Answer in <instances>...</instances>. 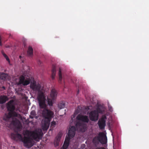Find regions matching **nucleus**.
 Returning a JSON list of instances; mask_svg holds the SVG:
<instances>
[{
    "instance_id": "nucleus-19",
    "label": "nucleus",
    "mask_w": 149,
    "mask_h": 149,
    "mask_svg": "<svg viewBox=\"0 0 149 149\" xmlns=\"http://www.w3.org/2000/svg\"><path fill=\"white\" fill-rule=\"evenodd\" d=\"M33 49L31 46L29 47L27 51V55L29 57H32L33 55Z\"/></svg>"
},
{
    "instance_id": "nucleus-31",
    "label": "nucleus",
    "mask_w": 149,
    "mask_h": 149,
    "mask_svg": "<svg viewBox=\"0 0 149 149\" xmlns=\"http://www.w3.org/2000/svg\"><path fill=\"white\" fill-rule=\"evenodd\" d=\"M111 109H112V108L111 107H110V108L109 107V110H110V111H111V110H111Z\"/></svg>"
},
{
    "instance_id": "nucleus-22",
    "label": "nucleus",
    "mask_w": 149,
    "mask_h": 149,
    "mask_svg": "<svg viewBox=\"0 0 149 149\" xmlns=\"http://www.w3.org/2000/svg\"><path fill=\"white\" fill-rule=\"evenodd\" d=\"M36 111L35 110L32 111L30 113V115L29 116L30 118L33 119L34 117H35L36 116Z\"/></svg>"
},
{
    "instance_id": "nucleus-14",
    "label": "nucleus",
    "mask_w": 149,
    "mask_h": 149,
    "mask_svg": "<svg viewBox=\"0 0 149 149\" xmlns=\"http://www.w3.org/2000/svg\"><path fill=\"white\" fill-rule=\"evenodd\" d=\"M76 119L77 120H80L83 122L86 123H88L89 120L87 116H83L80 114L78 115L76 117Z\"/></svg>"
},
{
    "instance_id": "nucleus-33",
    "label": "nucleus",
    "mask_w": 149,
    "mask_h": 149,
    "mask_svg": "<svg viewBox=\"0 0 149 149\" xmlns=\"http://www.w3.org/2000/svg\"><path fill=\"white\" fill-rule=\"evenodd\" d=\"M79 90H78L77 91V94H78L79 93Z\"/></svg>"
},
{
    "instance_id": "nucleus-5",
    "label": "nucleus",
    "mask_w": 149,
    "mask_h": 149,
    "mask_svg": "<svg viewBox=\"0 0 149 149\" xmlns=\"http://www.w3.org/2000/svg\"><path fill=\"white\" fill-rule=\"evenodd\" d=\"M41 87L42 86L40 84L35 81L31 82L30 84V88L36 93H38V95H39L41 93H44L41 90Z\"/></svg>"
},
{
    "instance_id": "nucleus-28",
    "label": "nucleus",
    "mask_w": 149,
    "mask_h": 149,
    "mask_svg": "<svg viewBox=\"0 0 149 149\" xmlns=\"http://www.w3.org/2000/svg\"><path fill=\"white\" fill-rule=\"evenodd\" d=\"M79 111L78 110H76L75 111V113H76V114H78V113H79Z\"/></svg>"
},
{
    "instance_id": "nucleus-6",
    "label": "nucleus",
    "mask_w": 149,
    "mask_h": 149,
    "mask_svg": "<svg viewBox=\"0 0 149 149\" xmlns=\"http://www.w3.org/2000/svg\"><path fill=\"white\" fill-rule=\"evenodd\" d=\"M57 92L54 89H52L51 91L50 95L47 97L48 104L50 106H52L53 102L55 100L57 96Z\"/></svg>"
},
{
    "instance_id": "nucleus-4",
    "label": "nucleus",
    "mask_w": 149,
    "mask_h": 149,
    "mask_svg": "<svg viewBox=\"0 0 149 149\" xmlns=\"http://www.w3.org/2000/svg\"><path fill=\"white\" fill-rule=\"evenodd\" d=\"M93 142L95 145H98L99 142L102 144H106L107 143V138L106 135L102 132H100L97 136L94 137Z\"/></svg>"
},
{
    "instance_id": "nucleus-20",
    "label": "nucleus",
    "mask_w": 149,
    "mask_h": 149,
    "mask_svg": "<svg viewBox=\"0 0 149 149\" xmlns=\"http://www.w3.org/2000/svg\"><path fill=\"white\" fill-rule=\"evenodd\" d=\"M8 75L7 74L0 72V79L3 81H5L7 78Z\"/></svg>"
},
{
    "instance_id": "nucleus-12",
    "label": "nucleus",
    "mask_w": 149,
    "mask_h": 149,
    "mask_svg": "<svg viewBox=\"0 0 149 149\" xmlns=\"http://www.w3.org/2000/svg\"><path fill=\"white\" fill-rule=\"evenodd\" d=\"M99 114L95 110L92 111L90 112L89 117L91 120L93 121L97 120L98 119Z\"/></svg>"
},
{
    "instance_id": "nucleus-15",
    "label": "nucleus",
    "mask_w": 149,
    "mask_h": 149,
    "mask_svg": "<svg viewBox=\"0 0 149 149\" xmlns=\"http://www.w3.org/2000/svg\"><path fill=\"white\" fill-rule=\"evenodd\" d=\"M51 120L45 119L43 124V129L44 130H47L49 128Z\"/></svg>"
},
{
    "instance_id": "nucleus-11",
    "label": "nucleus",
    "mask_w": 149,
    "mask_h": 149,
    "mask_svg": "<svg viewBox=\"0 0 149 149\" xmlns=\"http://www.w3.org/2000/svg\"><path fill=\"white\" fill-rule=\"evenodd\" d=\"M75 126L77 130L79 132H84L86 130V125L79 121L77 122L76 123Z\"/></svg>"
},
{
    "instance_id": "nucleus-17",
    "label": "nucleus",
    "mask_w": 149,
    "mask_h": 149,
    "mask_svg": "<svg viewBox=\"0 0 149 149\" xmlns=\"http://www.w3.org/2000/svg\"><path fill=\"white\" fill-rule=\"evenodd\" d=\"M12 124L14 126L19 129L21 127V123L20 121L19 120H13L12 122Z\"/></svg>"
},
{
    "instance_id": "nucleus-29",
    "label": "nucleus",
    "mask_w": 149,
    "mask_h": 149,
    "mask_svg": "<svg viewBox=\"0 0 149 149\" xmlns=\"http://www.w3.org/2000/svg\"><path fill=\"white\" fill-rule=\"evenodd\" d=\"M61 138V136H59L58 137V138H57V140H59Z\"/></svg>"
},
{
    "instance_id": "nucleus-9",
    "label": "nucleus",
    "mask_w": 149,
    "mask_h": 149,
    "mask_svg": "<svg viewBox=\"0 0 149 149\" xmlns=\"http://www.w3.org/2000/svg\"><path fill=\"white\" fill-rule=\"evenodd\" d=\"M42 114L45 119L51 120L53 117L54 113L50 110L46 108L43 109Z\"/></svg>"
},
{
    "instance_id": "nucleus-2",
    "label": "nucleus",
    "mask_w": 149,
    "mask_h": 149,
    "mask_svg": "<svg viewBox=\"0 0 149 149\" xmlns=\"http://www.w3.org/2000/svg\"><path fill=\"white\" fill-rule=\"evenodd\" d=\"M7 110L9 112L8 115L5 114L3 117V120L6 122L8 121L10 118L13 116L18 117L19 114L14 111L15 107L13 100L10 101L8 103L7 106Z\"/></svg>"
},
{
    "instance_id": "nucleus-23",
    "label": "nucleus",
    "mask_w": 149,
    "mask_h": 149,
    "mask_svg": "<svg viewBox=\"0 0 149 149\" xmlns=\"http://www.w3.org/2000/svg\"><path fill=\"white\" fill-rule=\"evenodd\" d=\"M65 107V103L63 102H59L58 104V107L60 109L63 108Z\"/></svg>"
},
{
    "instance_id": "nucleus-26",
    "label": "nucleus",
    "mask_w": 149,
    "mask_h": 149,
    "mask_svg": "<svg viewBox=\"0 0 149 149\" xmlns=\"http://www.w3.org/2000/svg\"><path fill=\"white\" fill-rule=\"evenodd\" d=\"M56 124V123L55 121H53L51 123V126L54 127Z\"/></svg>"
},
{
    "instance_id": "nucleus-35",
    "label": "nucleus",
    "mask_w": 149,
    "mask_h": 149,
    "mask_svg": "<svg viewBox=\"0 0 149 149\" xmlns=\"http://www.w3.org/2000/svg\"><path fill=\"white\" fill-rule=\"evenodd\" d=\"M72 120H73V119L72 118Z\"/></svg>"
},
{
    "instance_id": "nucleus-7",
    "label": "nucleus",
    "mask_w": 149,
    "mask_h": 149,
    "mask_svg": "<svg viewBox=\"0 0 149 149\" xmlns=\"http://www.w3.org/2000/svg\"><path fill=\"white\" fill-rule=\"evenodd\" d=\"M37 99L40 108L43 109L47 108V105L45 103L46 99L44 93H41L38 95Z\"/></svg>"
},
{
    "instance_id": "nucleus-10",
    "label": "nucleus",
    "mask_w": 149,
    "mask_h": 149,
    "mask_svg": "<svg viewBox=\"0 0 149 149\" xmlns=\"http://www.w3.org/2000/svg\"><path fill=\"white\" fill-rule=\"evenodd\" d=\"M107 117L104 115L102 116L101 118L98 121L97 124L99 128L101 130H103L104 129L106 126V120Z\"/></svg>"
},
{
    "instance_id": "nucleus-27",
    "label": "nucleus",
    "mask_w": 149,
    "mask_h": 149,
    "mask_svg": "<svg viewBox=\"0 0 149 149\" xmlns=\"http://www.w3.org/2000/svg\"><path fill=\"white\" fill-rule=\"evenodd\" d=\"M95 149H105V148L103 147H98L96 148Z\"/></svg>"
},
{
    "instance_id": "nucleus-25",
    "label": "nucleus",
    "mask_w": 149,
    "mask_h": 149,
    "mask_svg": "<svg viewBox=\"0 0 149 149\" xmlns=\"http://www.w3.org/2000/svg\"><path fill=\"white\" fill-rule=\"evenodd\" d=\"M96 111L98 113H102L104 111V110L101 109V107H97Z\"/></svg>"
},
{
    "instance_id": "nucleus-21",
    "label": "nucleus",
    "mask_w": 149,
    "mask_h": 149,
    "mask_svg": "<svg viewBox=\"0 0 149 149\" xmlns=\"http://www.w3.org/2000/svg\"><path fill=\"white\" fill-rule=\"evenodd\" d=\"M58 75L59 77L58 82L61 83L62 79V77L61 74V70L60 68H59Z\"/></svg>"
},
{
    "instance_id": "nucleus-24",
    "label": "nucleus",
    "mask_w": 149,
    "mask_h": 149,
    "mask_svg": "<svg viewBox=\"0 0 149 149\" xmlns=\"http://www.w3.org/2000/svg\"><path fill=\"white\" fill-rule=\"evenodd\" d=\"M1 53L3 56L6 58L7 61L10 62V60L7 56L4 53L3 50L1 51Z\"/></svg>"
},
{
    "instance_id": "nucleus-30",
    "label": "nucleus",
    "mask_w": 149,
    "mask_h": 149,
    "mask_svg": "<svg viewBox=\"0 0 149 149\" xmlns=\"http://www.w3.org/2000/svg\"><path fill=\"white\" fill-rule=\"evenodd\" d=\"M2 88H3L4 90L6 88L4 86H3L2 87Z\"/></svg>"
},
{
    "instance_id": "nucleus-1",
    "label": "nucleus",
    "mask_w": 149,
    "mask_h": 149,
    "mask_svg": "<svg viewBox=\"0 0 149 149\" xmlns=\"http://www.w3.org/2000/svg\"><path fill=\"white\" fill-rule=\"evenodd\" d=\"M31 132H32L28 130H26L24 133V137L19 133H11V137L12 139L15 140L17 138L19 141L23 142L25 147L29 148L33 145V140L30 137Z\"/></svg>"
},
{
    "instance_id": "nucleus-34",
    "label": "nucleus",
    "mask_w": 149,
    "mask_h": 149,
    "mask_svg": "<svg viewBox=\"0 0 149 149\" xmlns=\"http://www.w3.org/2000/svg\"><path fill=\"white\" fill-rule=\"evenodd\" d=\"M19 58H21V56H19Z\"/></svg>"
},
{
    "instance_id": "nucleus-13",
    "label": "nucleus",
    "mask_w": 149,
    "mask_h": 149,
    "mask_svg": "<svg viewBox=\"0 0 149 149\" xmlns=\"http://www.w3.org/2000/svg\"><path fill=\"white\" fill-rule=\"evenodd\" d=\"M41 136V133L37 131H32L30 135L33 139L36 141H38L40 139V137Z\"/></svg>"
},
{
    "instance_id": "nucleus-3",
    "label": "nucleus",
    "mask_w": 149,
    "mask_h": 149,
    "mask_svg": "<svg viewBox=\"0 0 149 149\" xmlns=\"http://www.w3.org/2000/svg\"><path fill=\"white\" fill-rule=\"evenodd\" d=\"M76 128L72 126L69 128L68 136H66L63 146L60 149H67L69 146L70 140L73 137L75 134Z\"/></svg>"
},
{
    "instance_id": "nucleus-8",
    "label": "nucleus",
    "mask_w": 149,
    "mask_h": 149,
    "mask_svg": "<svg viewBox=\"0 0 149 149\" xmlns=\"http://www.w3.org/2000/svg\"><path fill=\"white\" fill-rule=\"evenodd\" d=\"M31 81V79L30 77H27L25 76L21 75L19 78V81L18 85L27 86L30 83Z\"/></svg>"
},
{
    "instance_id": "nucleus-32",
    "label": "nucleus",
    "mask_w": 149,
    "mask_h": 149,
    "mask_svg": "<svg viewBox=\"0 0 149 149\" xmlns=\"http://www.w3.org/2000/svg\"><path fill=\"white\" fill-rule=\"evenodd\" d=\"M24 47H25V46H26V44L25 43H24Z\"/></svg>"
},
{
    "instance_id": "nucleus-18",
    "label": "nucleus",
    "mask_w": 149,
    "mask_h": 149,
    "mask_svg": "<svg viewBox=\"0 0 149 149\" xmlns=\"http://www.w3.org/2000/svg\"><path fill=\"white\" fill-rule=\"evenodd\" d=\"M8 100V97L6 96L3 95L0 96V104L4 103Z\"/></svg>"
},
{
    "instance_id": "nucleus-16",
    "label": "nucleus",
    "mask_w": 149,
    "mask_h": 149,
    "mask_svg": "<svg viewBox=\"0 0 149 149\" xmlns=\"http://www.w3.org/2000/svg\"><path fill=\"white\" fill-rule=\"evenodd\" d=\"M56 66L55 65H52V75L51 77L52 79L53 80L55 78V77L56 74Z\"/></svg>"
}]
</instances>
